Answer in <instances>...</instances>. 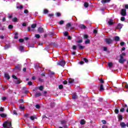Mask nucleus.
<instances>
[{"mask_svg": "<svg viewBox=\"0 0 128 128\" xmlns=\"http://www.w3.org/2000/svg\"><path fill=\"white\" fill-rule=\"evenodd\" d=\"M126 53L122 52L120 54V58L118 60L120 64H124L126 62V59L124 58V56H125Z\"/></svg>", "mask_w": 128, "mask_h": 128, "instance_id": "obj_1", "label": "nucleus"}, {"mask_svg": "<svg viewBox=\"0 0 128 128\" xmlns=\"http://www.w3.org/2000/svg\"><path fill=\"white\" fill-rule=\"evenodd\" d=\"M57 64L61 66H66V61L61 60L57 62Z\"/></svg>", "mask_w": 128, "mask_h": 128, "instance_id": "obj_2", "label": "nucleus"}, {"mask_svg": "<svg viewBox=\"0 0 128 128\" xmlns=\"http://www.w3.org/2000/svg\"><path fill=\"white\" fill-rule=\"evenodd\" d=\"M120 14H121V16H126V10L122 9L120 12Z\"/></svg>", "mask_w": 128, "mask_h": 128, "instance_id": "obj_3", "label": "nucleus"}, {"mask_svg": "<svg viewBox=\"0 0 128 128\" xmlns=\"http://www.w3.org/2000/svg\"><path fill=\"white\" fill-rule=\"evenodd\" d=\"M106 44H112V40L110 38H106L104 40Z\"/></svg>", "mask_w": 128, "mask_h": 128, "instance_id": "obj_4", "label": "nucleus"}, {"mask_svg": "<svg viewBox=\"0 0 128 128\" xmlns=\"http://www.w3.org/2000/svg\"><path fill=\"white\" fill-rule=\"evenodd\" d=\"M122 26H124V25L122 24H118V25H117V26H116V28L117 29V30H120L121 28H122Z\"/></svg>", "mask_w": 128, "mask_h": 128, "instance_id": "obj_5", "label": "nucleus"}, {"mask_svg": "<svg viewBox=\"0 0 128 128\" xmlns=\"http://www.w3.org/2000/svg\"><path fill=\"white\" fill-rule=\"evenodd\" d=\"M108 26H112V19L110 18L108 20Z\"/></svg>", "mask_w": 128, "mask_h": 128, "instance_id": "obj_6", "label": "nucleus"}, {"mask_svg": "<svg viewBox=\"0 0 128 128\" xmlns=\"http://www.w3.org/2000/svg\"><path fill=\"white\" fill-rule=\"evenodd\" d=\"M72 100H76L78 98V95H76V93L73 94V95L72 96Z\"/></svg>", "mask_w": 128, "mask_h": 128, "instance_id": "obj_7", "label": "nucleus"}, {"mask_svg": "<svg viewBox=\"0 0 128 128\" xmlns=\"http://www.w3.org/2000/svg\"><path fill=\"white\" fill-rule=\"evenodd\" d=\"M38 32H40V33H42L44 32V28H38Z\"/></svg>", "mask_w": 128, "mask_h": 128, "instance_id": "obj_8", "label": "nucleus"}, {"mask_svg": "<svg viewBox=\"0 0 128 128\" xmlns=\"http://www.w3.org/2000/svg\"><path fill=\"white\" fill-rule=\"evenodd\" d=\"M120 125L122 128H126V123H124V122H121L120 123Z\"/></svg>", "mask_w": 128, "mask_h": 128, "instance_id": "obj_9", "label": "nucleus"}, {"mask_svg": "<svg viewBox=\"0 0 128 128\" xmlns=\"http://www.w3.org/2000/svg\"><path fill=\"white\" fill-rule=\"evenodd\" d=\"M120 36H116L114 37V40H115V42H120Z\"/></svg>", "mask_w": 128, "mask_h": 128, "instance_id": "obj_10", "label": "nucleus"}, {"mask_svg": "<svg viewBox=\"0 0 128 128\" xmlns=\"http://www.w3.org/2000/svg\"><path fill=\"white\" fill-rule=\"evenodd\" d=\"M42 96V93L38 92L35 94V98H38V96Z\"/></svg>", "mask_w": 128, "mask_h": 128, "instance_id": "obj_11", "label": "nucleus"}, {"mask_svg": "<svg viewBox=\"0 0 128 128\" xmlns=\"http://www.w3.org/2000/svg\"><path fill=\"white\" fill-rule=\"evenodd\" d=\"M111 0H102L101 2L102 4H106V2H110Z\"/></svg>", "mask_w": 128, "mask_h": 128, "instance_id": "obj_12", "label": "nucleus"}, {"mask_svg": "<svg viewBox=\"0 0 128 128\" xmlns=\"http://www.w3.org/2000/svg\"><path fill=\"white\" fill-rule=\"evenodd\" d=\"M100 92H102L104 90V85L103 84H100Z\"/></svg>", "mask_w": 128, "mask_h": 128, "instance_id": "obj_13", "label": "nucleus"}, {"mask_svg": "<svg viewBox=\"0 0 128 128\" xmlns=\"http://www.w3.org/2000/svg\"><path fill=\"white\" fill-rule=\"evenodd\" d=\"M80 124L82 125L86 124V120H84L82 119L80 121Z\"/></svg>", "mask_w": 128, "mask_h": 128, "instance_id": "obj_14", "label": "nucleus"}, {"mask_svg": "<svg viewBox=\"0 0 128 128\" xmlns=\"http://www.w3.org/2000/svg\"><path fill=\"white\" fill-rule=\"evenodd\" d=\"M78 46H79V50H83V48H84V46H81L80 44H78Z\"/></svg>", "mask_w": 128, "mask_h": 128, "instance_id": "obj_15", "label": "nucleus"}, {"mask_svg": "<svg viewBox=\"0 0 128 128\" xmlns=\"http://www.w3.org/2000/svg\"><path fill=\"white\" fill-rule=\"evenodd\" d=\"M80 28H82V30H84L86 27L84 24H81L80 26Z\"/></svg>", "mask_w": 128, "mask_h": 128, "instance_id": "obj_16", "label": "nucleus"}, {"mask_svg": "<svg viewBox=\"0 0 128 128\" xmlns=\"http://www.w3.org/2000/svg\"><path fill=\"white\" fill-rule=\"evenodd\" d=\"M108 66L109 68H112V62L108 63Z\"/></svg>", "mask_w": 128, "mask_h": 128, "instance_id": "obj_17", "label": "nucleus"}, {"mask_svg": "<svg viewBox=\"0 0 128 128\" xmlns=\"http://www.w3.org/2000/svg\"><path fill=\"white\" fill-rule=\"evenodd\" d=\"M4 76H5V78H7L8 80H10V75H9L8 74H5Z\"/></svg>", "mask_w": 128, "mask_h": 128, "instance_id": "obj_18", "label": "nucleus"}, {"mask_svg": "<svg viewBox=\"0 0 128 128\" xmlns=\"http://www.w3.org/2000/svg\"><path fill=\"white\" fill-rule=\"evenodd\" d=\"M74 82V79H70L68 80V82L69 84H72Z\"/></svg>", "mask_w": 128, "mask_h": 128, "instance_id": "obj_19", "label": "nucleus"}, {"mask_svg": "<svg viewBox=\"0 0 128 128\" xmlns=\"http://www.w3.org/2000/svg\"><path fill=\"white\" fill-rule=\"evenodd\" d=\"M18 32L15 33V36H14V38H15V40H18Z\"/></svg>", "mask_w": 128, "mask_h": 128, "instance_id": "obj_20", "label": "nucleus"}, {"mask_svg": "<svg viewBox=\"0 0 128 128\" xmlns=\"http://www.w3.org/2000/svg\"><path fill=\"white\" fill-rule=\"evenodd\" d=\"M0 116H1L2 118H6V114H0Z\"/></svg>", "mask_w": 128, "mask_h": 128, "instance_id": "obj_21", "label": "nucleus"}, {"mask_svg": "<svg viewBox=\"0 0 128 128\" xmlns=\"http://www.w3.org/2000/svg\"><path fill=\"white\" fill-rule=\"evenodd\" d=\"M10 45L6 44V46H4V50H8V48H10Z\"/></svg>", "mask_w": 128, "mask_h": 128, "instance_id": "obj_22", "label": "nucleus"}, {"mask_svg": "<svg viewBox=\"0 0 128 128\" xmlns=\"http://www.w3.org/2000/svg\"><path fill=\"white\" fill-rule=\"evenodd\" d=\"M31 28H36V24H32V26H31Z\"/></svg>", "mask_w": 128, "mask_h": 128, "instance_id": "obj_23", "label": "nucleus"}, {"mask_svg": "<svg viewBox=\"0 0 128 128\" xmlns=\"http://www.w3.org/2000/svg\"><path fill=\"white\" fill-rule=\"evenodd\" d=\"M48 13V10H46V9H44V14H46Z\"/></svg>", "mask_w": 128, "mask_h": 128, "instance_id": "obj_24", "label": "nucleus"}, {"mask_svg": "<svg viewBox=\"0 0 128 128\" xmlns=\"http://www.w3.org/2000/svg\"><path fill=\"white\" fill-rule=\"evenodd\" d=\"M38 89L42 91L44 90V86H39Z\"/></svg>", "mask_w": 128, "mask_h": 128, "instance_id": "obj_25", "label": "nucleus"}, {"mask_svg": "<svg viewBox=\"0 0 128 128\" xmlns=\"http://www.w3.org/2000/svg\"><path fill=\"white\" fill-rule=\"evenodd\" d=\"M90 40L89 39H87L86 41H85V44H90Z\"/></svg>", "mask_w": 128, "mask_h": 128, "instance_id": "obj_26", "label": "nucleus"}, {"mask_svg": "<svg viewBox=\"0 0 128 128\" xmlns=\"http://www.w3.org/2000/svg\"><path fill=\"white\" fill-rule=\"evenodd\" d=\"M16 8H19L20 10H22V8H24V6H22V5H20V6H17Z\"/></svg>", "mask_w": 128, "mask_h": 128, "instance_id": "obj_27", "label": "nucleus"}, {"mask_svg": "<svg viewBox=\"0 0 128 128\" xmlns=\"http://www.w3.org/2000/svg\"><path fill=\"white\" fill-rule=\"evenodd\" d=\"M84 8H88V3L84 2Z\"/></svg>", "mask_w": 128, "mask_h": 128, "instance_id": "obj_28", "label": "nucleus"}, {"mask_svg": "<svg viewBox=\"0 0 128 128\" xmlns=\"http://www.w3.org/2000/svg\"><path fill=\"white\" fill-rule=\"evenodd\" d=\"M35 106L38 110H40V104H36Z\"/></svg>", "mask_w": 128, "mask_h": 128, "instance_id": "obj_29", "label": "nucleus"}, {"mask_svg": "<svg viewBox=\"0 0 128 128\" xmlns=\"http://www.w3.org/2000/svg\"><path fill=\"white\" fill-rule=\"evenodd\" d=\"M118 120H122V116L119 115L118 116Z\"/></svg>", "mask_w": 128, "mask_h": 128, "instance_id": "obj_30", "label": "nucleus"}, {"mask_svg": "<svg viewBox=\"0 0 128 128\" xmlns=\"http://www.w3.org/2000/svg\"><path fill=\"white\" fill-rule=\"evenodd\" d=\"M120 20L122 22H124V20H126V18L122 16V17H121L120 18Z\"/></svg>", "mask_w": 128, "mask_h": 128, "instance_id": "obj_31", "label": "nucleus"}, {"mask_svg": "<svg viewBox=\"0 0 128 128\" xmlns=\"http://www.w3.org/2000/svg\"><path fill=\"white\" fill-rule=\"evenodd\" d=\"M12 22H18V18H14L12 20Z\"/></svg>", "mask_w": 128, "mask_h": 128, "instance_id": "obj_32", "label": "nucleus"}, {"mask_svg": "<svg viewBox=\"0 0 128 128\" xmlns=\"http://www.w3.org/2000/svg\"><path fill=\"white\" fill-rule=\"evenodd\" d=\"M28 32H34V29H30V27L28 28Z\"/></svg>", "mask_w": 128, "mask_h": 128, "instance_id": "obj_33", "label": "nucleus"}, {"mask_svg": "<svg viewBox=\"0 0 128 128\" xmlns=\"http://www.w3.org/2000/svg\"><path fill=\"white\" fill-rule=\"evenodd\" d=\"M16 68H17V70H20V65H17L16 66Z\"/></svg>", "mask_w": 128, "mask_h": 128, "instance_id": "obj_34", "label": "nucleus"}, {"mask_svg": "<svg viewBox=\"0 0 128 128\" xmlns=\"http://www.w3.org/2000/svg\"><path fill=\"white\" fill-rule=\"evenodd\" d=\"M64 34L65 36H68V32H64Z\"/></svg>", "mask_w": 128, "mask_h": 128, "instance_id": "obj_35", "label": "nucleus"}, {"mask_svg": "<svg viewBox=\"0 0 128 128\" xmlns=\"http://www.w3.org/2000/svg\"><path fill=\"white\" fill-rule=\"evenodd\" d=\"M35 36L36 38H40V36L38 34H35Z\"/></svg>", "mask_w": 128, "mask_h": 128, "instance_id": "obj_36", "label": "nucleus"}, {"mask_svg": "<svg viewBox=\"0 0 128 128\" xmlns=\"http://www.w3.org/2000/svg\"><path fill=\"white\" fill-rule=\"evenodd\" d=\"M20 50L21 52H22V50H24V46H20Z\"/></svg>", "mask_w": 128, "mask_h": 128, "instance_id": "obj_37", "label": "nucleus"}, {"mask_svg": "<svg viewBox=\"0 0 128 128\" xmlns=\"http://www.w3.org/2000/svg\"><path fill=\"white\" fill-rule=\"evenodd\" d=\"M102 124H106V121L105 120H102Z\"/></svg>", "mask_w": 128, "mask_h": 128, "instance_id": "obj_38", "label": "nucleus"}, {"mask_svg": "<svg viewBox=\"0 0 128 128\" xmlns=\"http://www.w3.org/2000/svg\"><path fill=\"white\" fill-rule=\"evenodd\" d=\"M56 16H62V14H60V12H56Z\"/></svg>", "mask_w": 128, "mask_h": 128, "instance_id": "obj_39", "label": "nucleus"}, {"mask_svg": "<svg viewBox=\"0 0 128 128\" xmlns=\"http://www.w3.org/2000/svg\"><path fill=\"white\" fill-rule=\"evenodd\" d=\"M83 60H84V62H88V60L86 58H84Z\"/></svg>", "mask_w": 128, "mask_h": 128, "instance_id": "obj_40", "label": "nucleus"}, {"mask_svg": "<svg viewBox=\"0 0 128 128\" xmlns=\"http://www.w3.org/2000/svg\"><path fill=\"white\" fill-rule=\"evenodd\" d=\"M8 28L9 29H12L14 28V26L12 24H10V25L8 26Z\"/></svg>", "mask_w": 128, "mask_h": 128, "instance_id": "obj_41", "label": "nucleus"}, {"mask_svg": "<svg viewBox=\"0 0 128 128\" xmlns=\"http://www.w3.org/2000/svg\"><path fill=\"white\" fill-rule=\"evenodd\" d=\"M58 88H60V90H62V89L64 88V86L62 85H60L58 86Z\"/></svg>", "mask_w": 128, "mask_h": 128, "instance_id": "obj_42", "label": "nucleus"}, {"mask_svg": "<svg viewBox=\"0 0 128 128\" xmlns=\"http://www.w3.org/2000/svg\"><path fill=\"white\" fill-rule=\"evenodd\" d=\"M124 110H125L124 108H121L120 110V112H124Z\"/></svg>", "mask_w": 128, "mask_h": 128, "instance_id": "obj_43", "label": "nucleus"}, {"mask_svg": "<svg viewBox=\"0 0 128 128\" xmlns=\"http://www.w3.org/2000/svg\"><path fill=\"white\" fill-rule=\"evenodd\" d=\"M62 124H66V120H62L61 122Z\"/></svg>", "mask_w": 128, "mask_h": 128, "instance_id": "obj_44", "label": "nucleus"}, {"mask_svg": "<svg viewBox=\"0 0 128 128\" xmlns=\"http://www.w3.org/2000/svg\"><path fill=\"white\" fill-rule=\"evenodd\" d=\"M78 44H80L82 42V39H81L78 41L76 42Z\"/></svg>", "mask_w": 128, "mask_h": 128, "instance_id": "obj_45", "label": "nucleus"}, {"mask_svg": "<svg viewBox=\"0 0 128 128\" xmlns=\"http://www.w3.org/2000/svg\"><path fill=\"white\" fill-rule=\"evenodd\" d=\"M64 20H60L59 22L60 24H64Z\"/></svg>", "mask_w": 128, "mask_h": 128, "instance_id": "obj_46", "label": "nucleus"}, {"mask_svg": "<svg viewBox=\"0 0 128 128\" xmlns=\"http://www.w3.org/2000/svg\"><path fill=\"white\" fill-rule=\"evenodd\" d=\"M84 38L86 39V38H88V34H84Z\"/></svg>", "mask_w": 128, "mask_h": 128, "instance_id": "obj_47", "label": "nucleus"}, {"mask_svg": "<svg viewBox=\"0 0 128 128\" xmlns=\"http://www.w3.org/2000/svg\"><path fill=\"white\" fill-rule=\"evenodd\" d=\"M124 42H122L120 43V45L121 46H124Z\"/></svg>", "mask_w": 128, "mask_h": 128, "instance_id": "obj_48", "label": "nucleus"}, {"mask_svg": "<svg viewBox=\"0 0 128 128\" xmlns=\"http://www.w3.org/2000/svg\"><path fill=\"white\" fill-rule=\"evenodd\" d=\"M12 77L13 78H14V80H18V77H16V76L14 75H12Z\"/></svg>", "mask_w": 128, "mask_h": 128, "instance_id": "obj_49", "label": "nucleus"}, {"mask_svg": "<svg viewBox=\"0 0 128 128\" xmlns=\"http://www.w3.org/2000/svg\"><path fill=\"white\" fill-rule=\"evenodd\" d=\"M50 106H56V104L54 102H51L50 103Z\"/></svg>", "mask_w": 128, "mask_h": 128, "instance_id": "obj_50", "label": "nucleus"}, {"mask_svg": "<svg viewBox=\"0 0 128 128\" xmlns=\"http://www.w3.org/2000/svg\"><path fill=\"white\" fill-rule=\"evenodd\" d=\"M19 108H20V110H24V106H20Z\"/></svg>", "mask_w": 128, "mask_h": 128, "instance_id": "obj_51", "label": "nucleus"}, {"mask_svg": "<svg viewBox=\"0 0 128 128\" xmlns=\"http://www.w3.org/2000/svg\"><path fill=\"white\" fill-rule=\"evenodd\" d=\"M114 112H115V114H118V109H115Z\"/></svg>", "mask_w": 128, "mask_h": 128, "instance_id": "obj_52", "label": "nucleus"}, {"mask_svg": "<svg viewBox=\"0 0 128 128\" xmlns=\"http://www.w3.org/2000/svg\"><path fill=\"white\" fill-rule=\"evenodd\" d=\"M30 118L32 120H34V116H31Z\"/></svg>", "mask_w": 128, "mask_h": 128, "instance_id": "obj_53", "label": "nucleus"}, {"mask_svg": "<svg viewBox=\"0 0 128 128\" xmlns=\"http://www.w3.org/2000/svg\"><path fill=\"white\" fill-rule=\"evenodd\" d=\"M28 86H32V82H28Z\"/></svg>", "mask_w": 128, "mask_h": 128, "instance_id": "obj_54", "label": "nucleus"}, {"mask_svg": "<svg viewBox=\"0 0 128 128\" xmlns=\"http://www.w3.org/2000/svg\"><path fill=\"white\" fill-rule=\"evenodd\" d=\"M4 109L2 107L0 108V112H4Z\"/></svg>", "mask_w": 128, "mask_h": 128, "instance_id": "obj_55", "label": "nucleus"}, {"mask_svg": "<svg viewBox=\"0 0 128 128\" xmlns=\"http://www.w3.org/2000/svg\"><path fill=\"white\" fill-rule=\"evenodd\" d=\"M72 26V24H70V23H68L66 24V26H68V28H70V26Z\"/></svg>", "mask_w": 128, "mask_h": 128, "instance_id": "obj_56", "label": "nucleus"}, {"mask_svg": "<svg viewBox=\"0 0 128 128\" xmlns=\"http://www.w3.org/2000/svg\"><path fill=\"white\" fill-rule=\"evenodd\" d=\"M19 42H24V39H22V38L19 39Z\"/></svg>", "mask_w": 128, "mask_h": 128, "instance_id": "obj_57", "label": "nucleus"}, {"mask_svg": "<svg viewBox=\"0 0 128 128\" xmlns=\"http://www.w3.org/2000/svg\"><path fill=\"white\" fill-rule=\"evenodd\" d=\"M20 82V81H19L18 80H17L16 81H15V84H18Z\"/></svg>", "mask_w": 128, "mask_h": 128, "instance_id": "obj_58", "label": "nucleus"}, {"mask_svg": "<svg viewBox=\"0 0 128 128\" xmlns=\"http://www.w3.org/2000/svg\"><path fill=\"white\" fill-rule=\"evenodd\" d=\"M24 13H25V14H28V10H24Z\"/></svg>", "mask_w": 128, "mask_h": 128, "instance_id": "obj_59", "label": "nucleus"}, {"mask_svg": "<svg viewBox=\"0 0 128 128\" xmlns=\"http://www.w3.org/2000/svg\"><path fill=\"white\" fill-rule=\"evenodd\" d=\"M24 94H28V90H24Z\"/></svg>", "mask_w": 128, "mask_h": 128, "instance_id": "obj_60", "label": "nucleus"}, {"mask_svg": "<svg viewBox=\"0 0 128 128\" xmlns=\"http://www.w3.org/2000/svg\"><path fill=\"white\" fill-rule=\"evenodd\" d=\"M63 84H68V81L64 80V81L63 82Z\"/></svg>", "mask_w": 128, "mask_h": 128, "instance_id": "obj_61", "label": "nucleus"}, {"mask_svg": "<svg viewBox=\"0 0 128 128\" xmlns=\"http://www.w3.org/2000/svg\"><path fill=\"white\" fill-rule=\"evenodd\" d=\"M72 49H73V50H76V46H72Z\"/></svg>", "mask_w": 128, "mask_h": 128, "instance_id": "obj_62", "label": "nucleus"}, {"mask_svg": "<svg viewBox=\"0 0 128 128\" xmlns=\"http://www.w3.org/2000/svg\"><path fill=\"white\" fill-rule=\"evenodd\" d=\"M102 128H108V126H106V125H104L102 126Z\"/></svg>", "mask_w": 128, "mask_h": 128, "instance_id": "obj_63", "label": "nucleus"}, {"mask_svg": "<svg viewBox=\"0 0 128 128\" xmlns=\"http://www.w3.org/2000/svg\"><path fill=\"white\" fill-rule=\"evenodd\" d=\"M125 8H126L127 10H128V4H126L125 5Z\"/></svg>", "mask_w": 128, "mask_h": 128, "instance_id": "obj_64", "label": "nucleus"}]
</instances>
